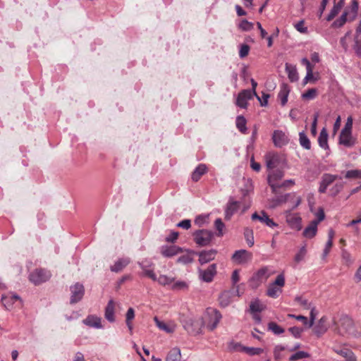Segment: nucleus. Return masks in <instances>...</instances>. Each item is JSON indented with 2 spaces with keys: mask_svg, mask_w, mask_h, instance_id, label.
Wrapping results in <instances>:
<instances>
[{
  "mask_svg": "<svg viewBox=\"0 0 361 361\" xmlns=\"http://www.w3.org/2000/svg\"><path fill=\"white\" fill-rule=\"evenodd\" d=\"M184 329L190 335H198L202 333V328L204 324L202 318L184 317L181 319Z\"/></svg>",
  "mask_w": 361,
  "mask_h": 361,
  "instance_id": "f257e3e1",
  "label": "nucleus"
},
{
  "mask_svg": "<svg viewBox=\"0 0 361 361\" xmlns=\"http://www.w3.org/2000/svg\"><path fill=\"white\" fill-rule=\"evenodd\" d=\"M214 233L207 229H199L192 233L194 242L199 247H206L211 244Z\"/></svg>",
  "mask_w": 361,
  "mask_h": 361,
  "instance_id": "f03ea898",
  "label": "nucleus"
},
{
  "mask_svg": "<svg viewBox=\"0 0 361 361\" xmlns=\"http://www.w3.org/2000/svg\"><path fill=\"white\" fill-rule=\"evenodd\" d=\"M268 277V269L266 267H262L253 274L249 280V286L252 289H255L258 288L263 281H266Z\"/></svg>",
  "mask_w": 361,
  "mask_h": 361,
  "instance_id": "7ed1b4c3",
  "label": "nucleus"
},
{
  "mask_svg": "<svg viewBox=\"0 0 361 361\" xmlns=\"http://www.w3.org/2000/svg\"><path fill=\"white\" fill-rule=\"evenodd\" d=\"M50 277V272L43 269H36L29 275L30 281L36 286L47 281Z\"/></svg>",
  "mask_w": 361,
  "mask_h": 361,
  "instance_id": "20e7f679",
  "label": "nucleus"
},
{
  "mask_svg": "<svg viewBox=\"0 0 361 361\" xmlns=\"http://www.w3.org/2000/svg\"><path fill=\"white\" fill-rule=\"evenodd\" d=\"M207 315L208 317V321L207 322V328L212 331L214 330L218 324L219 323L222 316L219 311L213 308L207 309Z\"/></svg>",
  "mask_w": 361,
  "mask_h": 361,
  "instance_id": "39448f33",
  "label": "nucleus"
},
{
  "mask_svg": "<svg viewBox=\"0 0 361 361\" xmlns=\"http://www.w3.org/2000/svg\"><path fill=\"white\" fill-rule=\"evenodd\" d=\"M71 298L70 303L71 305L80 302L85 295L84 286L80 283H75L70 286Z\"/></svg>",
  "mask_w": 361,
  "mask_h": 361,
  "instance_id": "423d86ee",
  "label": "nucleus"
},
{
  "mask_svg": "<svg viewBox=\"0 0 361 361\" xmlns=\"http://www.w3.org/2000/svg\"><path fill=\"white\" fill-rule=\"evenodd\" d=\"M194 255L199 257V262L202 265L214 260L217 254V250L215 249H211L209 250H202L199 252L189 251Z\"/></svg>",
  "mask_w": 361,
  "mask_h": 361,
  "instance_id": "0eeeda50",
  "label": "nucleus"
},
{
  "mask_svg": "<svg viewBox=\"0 0 361 361\" xmlns=\"http://www.w3.org/2000/svg\"><path fill=\"white\" fill-rule=\"evenodd\" d=\"M284 176L283 171L281 169L271 170L268 175L267 181L268 184L271 188L272 192H276V189L279 186L276 182L280 180Z\"/></svg>",
  "mask_w": 361,
  "mask_h": 361,
  "instance_id": "6e6552de",
  "label": "nucleus"
},
{
  "mask_svg": "<svg viewBox=\"0 0 361 361\" xmlns=\"http://www.w3.org/2000/svg\"><path fill=\"white\" fill-rule=\"evenodd\" d=\"M137 264L142 270V276H147L152 281H157V275L154 274L153 269V262L148 259H145L142 262H138Z\"/></svg>",
  "mask_w": 361,
  "mask_h": 361,
  "instance_id": "1a4fd4ad",
  "label": "nucleus"
},
{
  "mask_svg": "<svg viewBox=\"0 0 361 361\" xmlns=\"http://www.w3.org/2000/svg\"><path fill=\"white\" fill-rule=\"evenodd\" d=\"M198 273L201 281L210 283L216 274V264H212L206 269H198Z\"/></svg>",
  "mask_w": 361,
  "mask_h": 361,
  "instance_id": "9d476101",
  "label": "nucleus"
},
{
  "mask_svg": "<svg viewBox=\"0 0 361 361\" xmlns=\"http://www.w3.org/2000/svg\"><path fill=\"white\" fill-rule=\"evenodd\" d=\"M252 255L246 250H236L232 255L231 259L238 264H243L252 259Z\"/></svg>",
  "mask_w": 361,
  "mask_h": 361,
  "instance_id": "9b49d317",
  "label": "nucleus"
},
{
  "mask_svg": "<svg viewBox=\"0 0 361 361\" xmlns=\"http://www.w3.org/2000/svg\"><path fill=\"white\" fill-rule=\"evenodd\" d=\"M272 141L276 147H282L289 142V138L282 130H275L272 134Z\"/></svg>",
  "mask_w": 361,
  "mask_h": 361,
  "instance_id": "f8f14e48",
  "label": "nucleus"
},
{
  "mask_svg": "<svg viewBox=\"0 0 361 361\" xmlns=\"http://www.w3.org/2000/svg\"><path fill=\"white\" fill-rule=\"evenodd\" d=\"M251 219L252 221H259L269 228L277 226V224L273 221V219L269 217L264 211H261L260 214L257 212L253 213L251 216Z\"/></svg>",
  "mask_w": 361,
  "mask_h": 361,
  "instance_id": "ddd939ff",
  "label": "nucleus"
},
{
  "mask_svg": "<svg viewBox=\"0 0 361 361\" xmlns=\"http://www.w3.org/2000/svg\"><path fill=\"white\" fill-rule=\"evenodd\" d=\"M233 290H225L221 293L219 297V305L222 307H228L231 302V298L233 295ZM235 294L239 296L238 286L236 287L235 290Z\"/></svg>",
  "mask_w": 361,
  "mask_h": 361,
  "instance_id": "4468645a",
  "label": "nucleus"
},
{
  "mask_svg": "<svg viewBox=\"0 0 361 361\" xmlns=\"http://www.w3.org/2000/svg\"><path fill=\"white\" fill-rule=\"evenodd\" d=\"M183 249L177 245H163L160 252L164 257H172L183 252Z\"/></svg>",
  "mask_w": 361,
  "mask_h": 361,
  "instance_id": "2eb2a0df",
  "label": "nucleus"
},
{
  "mask_svg": "<svg viewBox=\"0 0 361 361\" xmlns=\"http://www.w3.org/2000/svg\"><path fill=\"white\" fill-rule=\"evenodd\" d=\"M266 166L268 170H273L280 163V156L275 152H269L265 155Z\"/></svg>",
  "mask_w": 361,
  "mask_h": 361,
  "instance_id": "dca6fc26",
  "label": "nucleus"
},
{
  "mask_svg": "<svg viewBox=\"0 0 361 361\" xmlns=\"http://www.w3.org/2000/svg\"><path fill=\"white\" fill-rule=\"evenodd\" d=\"M101 320L102 319L100 317L93 314H90L82 320V323L90 327H93L95 329H103Z\"/></svg>",
  "mask_w": 361,
  "mask_h": 361,
  "instance_id": "f3484780",
  "label": "nucleus"
},
{
  "mask_svg": "<svg viewBox=\"0 0 361 361\" xmlns=\"http://www.w3.org/2000/svg\"><path fill=\"white\" fill-rule=\"evenodd\" d=\"M239 202L230 199L225 208V219L230 220L238 211Z\"/></svg>",
  "mask_w": 361,
  "mask_h": 361,
  "instance_id": "a211bd4d",
  "label": "nucleus"
},
{
  "mask_svg": "<svg viewBox=\"0 0 361 361\" xmlns=\"http://www.w3.org/2000/svg\"><path fill=\"white\" fill-rule=\"evenodd\" d=\"M326 321L327 318L323 316L314 326L313 331L317 337H320L327 331L328 328L326 325Z\"/></svg>",
  "mask_w": 361,
  "mask_h": 361,
  "instance_id": "6ab92c4d",
  "label": "nucleus"
},
{
  "mask_svg": "<svg viewBox=\"0 0 361 361\" xmlns=\"http://www.w3.org/2000/svg\"><path fill=\"white\" fill-rule=\"evenodd\" d=\"M207 172V167L204 164H200L194 169L191 174V179L194 182H197L201 177Z\"/></svg>",
  "mask_w": 361,
  "mask_h": 361,
  "instance_id": "aec40b11",
  "label": "nucleus"
},
{
  "mask_svg": "<svg viewBox=\"0 0 361 361\" xmlns=\"http://www.w3.org/2000/svg\"><path fill=\"white\" fill-rule=\"evenodd\" d=\"M334 352L345 358L346 361H356L354 353L349 348H340L334 349Z\"/></svg>",
  "mask_w": 361,
  "mask_h": 361,
  "instance_id": "412c9836",
  "label": "nucleus"
},
{
  "mask_svg": "<svg viewBox=\"0 0 361 361\" xmlns=\"http://www.w3.org/2000/svg\"><path fill=\"white\" fill-rule=\"evenodd\" d=\"M339 144L346 147H351L355 145L351 133H341L339 135Z\"/></svg>",
  "mask_w": 361,
  "mask_h": 361,
  "instance_id": "4be33fe9",
  "label": "nucleus"
},
{
  "mask_svg": "<svg viewBox=\"0 0 361 361\" xmlns=\"http://www.w3.org/2000/svg\"><path fill=\"white\" fill-rule=\"evenodd\" d=\"M289 92V86L286 83H282L280 86V91L278 94V97L281 99V104L282 106H285L286 104Z\"/></svg>",
  "mask_w": 361,
  "mask_h": 361,
  "instance_id": "5701e85b",
  "label": "nucleus"
},
{
  "mask_svg": "<svg viewBox=\"0 0 361 361\" xmlns=\"http://www.w3.org/2000/svg\"><path fill=\"white\" fill-rule=\"evenodd\" d=\"M104 317L106 319L113 323L115 322V317H114V302L113 300H110L106 307H105V312H104Z\"/></svg>",
  "mask_w": 361,
  "mask_h": 361,
  "instance_id": "b1692460",
  "label": "nucleus"
},
{
  "mask_svg": "<svg viewBox=\"0 0 361 361\" xmlns=\"http://www.w3.org/2000/svg\"><path fill=\"white\" fill-rule=\"evenodd\" d=\"M130 259L128 257L119 258L113 266L110 267V269L113 272H119L123 268H125L129 263Z\"/></svg>",
  "mask_w": 361,
  "mask_h": 361,
  "instance_id": "393cba45",
  "label": "nucleus"
},
{
  "mask_svg": "<svg viewBox=\"0 0 361 361\" xmlns=\"http://www.w3.org/2000/svg\"><path fill=\"white\" fill-rule=\"evenodd\" d=\"M285 69L290 82H293L298 80V73L295 66L286 63L285 65Z\"/></svg>",
  "mask_w": 361,
  "mask_h": 361,
  "instance_id": "a878e982",
  "label": "nucleus"
},
{
  "mask_svg": "<svg viewBox=\"0 0 361 361\" xmlns=\"http://www.w3.org/2000/svg\"><path fill=\"white\" fill-rule=\"evenodd\" d=\"M318 224L316 221H312L308 226H307L303 231V236L307 238H312L314 237L317 232Z\"/></svg>",
  "mask_w": 361,
  "mask_h": 361,
  "instance_id": "bb28decb",
  "label": "nucleus"
},
{
  "mask_svg": "<svg viewBox=\"0 0 361 361\" xmlns=\"http://www.w3.org/2000/svg\"><path fill=\"white\" fill-rule=\"evenodd\" d=\"M328 133L325 128H323L318 137V144L319 147L324 149H329L328 145Z\"/></svg>",
  "mask_w": 361,
  "mask_h": 361,
  "instance_id": "cd10ccee",
  "label": "nucleus"
},
{
  "mask_svg": "<svg viewBox=\"0 0 361 361\" xmlns=\"http://www.w3.org/2000/svg\"><path fill=\"white\" fill-rule=\"evenodd\" d=\"M344 4V0H339V1L336 4H335L330 11L329 13L326 16V20L331 21L333 20L340 12L341 9L343 6Z\"/></svg>",
  "mask_w": 361,
  "mask_h": 361,
  "instance_id": "c85d7f7f",
  "label": "nucleus"
},
{
  "mask_svg": "<svg viewBox=\"0 0 361 361\" xmlns=\"http://www.w3.org/2000/svg\"><path fill=\"white\" fill-rule=\"evenodd\" d=\"M339 322L341 327H343L346 332H350L353 329V322L348 315H343L340 318Z\"/></svg>",
  "mask_w": 361,
  "mask_h": 361,
  "instance_id": "c756f323",
  "label": "nucleus"
},
{
  "mask_svg": "<svg viewBox=\"0 0 361 361\" xmlns=\"http://www.w3.org/2000/svg\"><path fill=\"white\" fill-rule=\"evenodd\" d=\"M166 361H181V353L178 348H172L168 353Z\"/></svg>",
  "mask_w": 361,
  "mask_h": 361,
  "instance_id": "7c9ffc66",
  "label": "nucleus"
},
{
  "mask_svg": "<svg viewBox=\"0 0 361 361\" xmlns=\"http://www.w3.org/2000/svg\"><path fill=\"white\" fill-rule=\"evenodd\" d=\"M247 121L245 118L242 116H238L235 119V125L238 130L242 133H247V126H246Z\"/></svg>",
  "mask_w": 361,
  "mask_h": 361,
  "instance_id": "2f4dec72",
  "label": "nucleus"
},
{
  "mask_svg": "<svg viewBox=\"0 0 361 361\" xmlns=\"http://www.w3.org/2000/svg\"><path fill=\"white\" fill-rule=\"evenodd\" d=\"M299 142L300 146L305 149H311V142L304 131L299 133Z\"/></svg>",
  "mask_w": 361,
  "mask_h": 361,
  "instance_id": "473e14b6",
  "label": "nucleus"
},
{
  "mask_svg": "<svg viewBox=\"0 0 361 361\" xmlns=\"http://www.w3.org/2000/svg\"><path fill=\"white\" fill-rule=\"evenodd\" d=\"M267 329L275 335H280L285 331V329L283 327L280 326L274 322H270L268 323Z\"/></svg>",
  "mask_w": 361,
  "mask_h": 361,
  "instance_id": "72a5a7b5",
  "label": "nucleus"
},
{
  "mask_svg": "<svg viewBox=\"0 0 361 361\" xmlns=\"http://www.w3.org/2000/svg\"><path fill=\"white\" fill-rule=\"evenodd\" d=\"M337 179H341V177L338 175L324 173L322 177L321 181L329 187Z\"/></svg>",
  "mask_w": 361,
  "mask_h": 361,
  "instance_id": "f704fd0d",
  "label": "nucleus"
},
{
  "mask_svg": "<svg viewBox=\"0 0 361 361\" xmlns=\"http://www.w3.org/2000/svg\"><path fill=\"white\" fill-rule=\"evenodd\" d=\"M244 237L249 247H252L255 240L252 229L250 228H245L244 230Z\"/></svg>",
  "mask_w": 361,
  "mask_h": 361,
  "instance_id": "c9c22d12",
  "label": "nucleus"
},
{
  "mask_svg": "<svg viewBox=\"0 0 361 361\" xmlns=\"http://www.w3.org/2000/svg\"><path fill=\"white\" fill-rule=\"evenodd\" d=\"M214 228L216 230V235L217 237H221L224 235L223 230L225 228V224L222 221L221 219L218 218L214 221Z\"/></svg>",
  "mask_w": 361,
  "mask_h": 361,
  "instance_id": "e433bc0d",
  "label": "nucleus"
},
{
  "mask_svg": "<svg viewBox=\"0 0 361 361\" xmlns=\"http://www.w3.org/2000/svg\"><path fill=\"white\" fill-rule=\"evenodd\" d=\"M279 292H281V289L277 288L274 284L270 283L267 290V295L272 298H276L279 296Z\"/></svg>",
  "mask_w": 361,
  "mask_h": 361,
  "instance_id": "4c0bfd02",
  "label": "nucleus"
},
{
  "mask_svg": "<svg viewBox=\"0 0 361 361\" xmlns=\"http://www.w3.org/2000/svg\"><path fill=\"white\" fill-rule=\"evenodd\" d=\"M154 320L159 329L166 333H172L173 331V328L168 326L165 322L160 321L157 317H154Z\"/></svg>",
  "mask_w": 361,
  "mask_h": 361,
  "instance_id": "58836bf2",
  "label": "nucleus"
},
{
  "mask_svg": "<svg viewBox=\"0 0 361 361\" xmlns=\"http://www.w3.org/2000/svg\"><path fill=\"white\" fill-rule=\"evenodd\" d=\"M263 349L260 348L247 347L242 348V352L247 353L249 355H257L263 353Z\"/></svg>",
  "mask_w": 361,
  "mask_h": 361,
  "instance_id": "ea45409f",
  "label": "nucleus"
},
{
  "mask_svg": "<svg viewBox=\"0 0 361 361\" xmlns=\"http://www.w3.org/2000/svg\"><path fill=\"white\" fill-rule=\"evenodd\" d=\"M310 357V355L305 351H298L293 354H292L290 357V361H296L304 358H308Z\"/></svg>",
  "mask_w": 361,
  "mask_h": 361,
  "instance_id": "a19ab883",
  "label": "nucleus"
},
{
  "mask_svg": "<svg viewBox=\"0 0 361 361\" xmlns=\"http://www.w3.org/2000/svg\"><path fill=\"white\" fill-rule=\"evenodd\" d=\"M348 13L347 12V11H345L343 14L341 16V17L336 20L333 23H332V27H341L342 26H343V25L346 23L347 21V16H348Z\"/></svg>",
  "mask_w": 361,
  "mask_h": 361,
  "instance_id": "79ce46f5",
  "label": "nucleus"
},
{
  "mask_svg": "<svg viewBox=\"0 0 361 361\" xmlns=\"http://www.w3.org/2000/svg\"><path fill=\"white\" fill-rule=\"evenodd\" d=\"M263 307L260 304L258 300L252 301L250 304V311L252 314H256L257 312H261L263 310Z\"/></svg>",
  "mask_w": 361,
  "mask_h": 361,
  "instance_id": "37998d69",
  "label": "nucleus"
},
{
  "mask_svg": "<svg viewBox=\"0 0 361 361\" xmlns=\"http://www.w3.org/2000/svg\"><path fill=\"white\" fill-rule=\"evenodd\" d=\"M317 94V90L316 88H310L307 92H304L302 94V98L303 99H314Z\"/></svg>",
  "mask_w": 361,
  "mask_h": 361,
  "instance_id": "c03bdc74",
  "label": "nucleus"
},
{
  "mask_svg": "<svg viewBox=\"0 0 361 361\" xmlns=\"http://www.w3.org/2000/svg\"><path fill=\"white\" fill-rule=\"evenodd\" d=\"M253 23L247 21L246 19H243L240 21L238 25V27L243 31H250L253 29Z\"/></svg>",
  "mask_w": 361,
  "mask_h": 361,
  "instance_id": "a18cd8bd",
  "label": "nucleus"
},
{
  "mask_svg": "<svg viewBox=\"0 0 361 361\" xmlns=\"http://www.w3.org/2000/svg\"><path fill=\"white\" fill-rule=\"evenodd\" d=\"M353 49L356 55L361 58V39H359L357 35H355L354 37Z\"/></svg>",
  "mask_w": 361,
  "mask_h": 361,
  "instance_id": "49530a36",
  "label": "nucleus"
},
{
  "mask_svg": "<svg viewBox=\"0 0 361 361\" xmlns=\"http://www.w3.org/2000/svg\"><path fill=\"white\" fill-rule=\"evenodd\" d=\"M161 285L166 286L171 284L173 281V278H170L166 275H160L158 278L157 277V281Z\"/></svg>",
  "mask_w": 361,
  "mask_h": 361,
  "instance_id": "de8ad7c7",
  "label": "nucleus"
},
{
  "mask_svg": "<svg viewBox=\"0 0 361 361\" xmlns=\"http://www.w3.org/2000/svg\"><path fill=\"white\" fill-rule=\"evenodd\" d=\"M346 178H361V170L354 169L346 171Z\"/></svg>",
  "mask_w": 361,
  "mask_h": 361,
  "instance_id": "09e8293b",
  "label": "nucleus"
},
{
  "mask_svg": "<svg viewBox=\"0 0 361 361\" xmlns=\"http://www.w3.org/2000/svg\"><path fill=\"white\" fill-rule=\"evenodd\" d=\"M304 329L298 326H293L288 329V331L293 335V336L295 338H300L301 337L302 333Z\"/></svg>",
  "mask_w": 361,
  "mask_h": 361,
  "instance_id": "8fccbe9b",
  "label": "nucleus"
},
{
  "mask_svg": "<svg viewBox=\"0 0 361 361\" xmlns=\"http://www.w3.org/2000/svg\"><path fill=\"white\" fill-rule=\"evenodd\" d=\"M1 302L7 310H10L13 307V305L14 303L12 299L8 298L7 295L1 296Z\"/></svg>",
  "mask_w": 361,
  "mask_h": 361,
  "instance_id": "3c124183",
  "label": "nucleus"
},
{
  "mask_svg": "<svg viewBox=\"0 0 361 361\" xmlns=\"http://www.w3.org/2000/svg\"><path fill=\"white\" fill-rule=\"evenodd\" d=\"M307 253V250L305 246H302L300 250L298 252V253L295 255L294 260L299 263L302 260L304 259L305 255Z\"/></svg>",
  "mask_w": 361,
  "mask_h": 361,
  "instance_id": "603ef678",
  "label": "nucleus"
},
{
  "mask_svg": "<svg viewBox=\"0 0 361 361\" xmlns=\"http://www.w3.org/2000/svg\"><path fill=\"white\" fill-rule=\"evenodd\" d=\"M350 13L353 14V16H351L350 18V21H353L357 15L358 11V3L356 0H353L352 1L351 7L350 8Z\"/></svg>",
  "mask_w": 361,
  "mask_h": 361,
  "instance_id": "864d4df0",
  "label": "nucleus"
},
{
  "mask_svg": "<svg viewBox=\"0 0 361 361\" xmlns=\"http://www.w3.org/2000/svg\"><path fill=\"white\" fill-rule=\"evenodd\" d=\"M310 310V320L309 321L307 320V327L308 328H310L314 325V321L316 319V315H317L315 307L311 306V308Z\"/></svg>",
  "mask_w": 361,
  "mask_h": 361,
  "instance_id": "5fc2aeb1",
  "label": "nucleus"
},
{
  "mask_svg": "<svg viewBox=\"0 0 361 361\" xmlns=\"http://www.w3.org/2000/svg\"><path fill=\"white\" fill-rule=\"evenodd\" d=\"M250 46L247 44H242L240 46L239 56L241 59L245 58L249 54Z\"/></svg>",
  "mask_w": 361,
  "mask_h": 361,
  "instance_id": "6e6d98bb",
  "label": "nucleus"
},
{
  "mask_svg": "<svg viewBox=\"0 0 361 361\" xmlns=\"http://www.w3.org/2000/svg\"><path fill=\"white\" fill-rule=\"evenodd\" d=\"M193 261V259L189 255H183L180 256L177 258L176 262L183 264H188L191 263Z\"/></svg>",
  "mask_w": 361,
  "mask_h": 361,
  "instance_id": "4d7b16f0",
  "label": "nucleus"
},
{
  "mask_svg": "<svg viewBox=\"0 0 361 361\" xmlns=\"http://www.w3.org/2000/svg\"><path fill=\"white\" fill-rule=\"evenodd\" d=\"M344 183L343 182L336 183L331 189V195L336 196L343 189Z\"/></svg>",
  "mask_w": 361,
  "mask_h": 361,
  "instance_id": "13d9d810",
  "label": "nucleus"
},
{
  "mask_svg": "<svg viewBox=\"0 0 361 361\" xmlns=\"http://www.w3.org/2000/svg\"><path fill=\"white\" fill-rule=\"evenodd\" d=\"M235 104L241 109H247L248 103L247 100L238 94Z\"/></svg>",
  "mask_w": 361,
  "mask_h": 361,
  "instance_id": "bf43d9fd",
  "label": "nucleus"
},
{
  "mask_svg": "<svg viewBox=\"0 0 361 361\" xmlns=\"http://www.w3.org/2000/svg\"><path fill=\"white\" fill-rule=\"evenodd\" d=\"M295 301L298 302L305 309L309 310L311 308V304L307 300L304 299L302 296H296Z\"/></svg>",
  "mask_w": 361,
  "mask_h": 361,
  "instance_id": "052dcab7",
  "label": "nucleus"
},
{
  "mask_svg": "<svg viewBox=\"0 0 361 361\" xmlns=\"http://www.w3.org/2000/svg\"><path fill=\"white\" fill-rule=\"evenodd\" d=\"M179 233L178 231H171L168 236L166 237L165 240L167 243H174L178 239Z\"/></svg>",
  "mask_w": 361,
  "mask_h": 361,
  "instance_id": "680f3d73",
  "label": "nucleus"
},
{
  "mask_svg": "<svg viewBox=\"0 0 361 361\" xmlns=\"http://www.w3.org/2000/svg\"><path fill=\"white\" fill-rule=\"evenodd\" d=\"M240 97L245 98L246 100H250L252 99V97L255 96L253 94V92L250 90H243L238 93Z\"/></svg>",
  "mask_w": 361,
  "mask_h": 361,
  "instance_id": "e2e57ef3",
  "label": "nucleus"
},
{
  "mask_svg": "<svg viewBox=\"0 0 361 361\" xmlns=\"http://www.w3.org/2000/svg\"><path fill=\"white\" fill-rule=\"evenodd\" d=\"M292 227L297 228L298 230L301 229V218L300 217H293L290 221Z\"/></svg>",
  "mask_w": 361,
  "mask_h": 361,
  "instance_id": "0e129e2a",
  "label": "nucleus"
},
{
  "mask_svg": "<svg viewBox=\"0 0 361 361\" xmlns=\"http://www.w3.org/2000/svg\"><path fill=\"white\" fill-rule=\"evenodd\" d=\"M317 80V78H314L313 76V70L310 69L309 71H307V74L305 78L303 79V85H306L308 82H315Z\"/></svg>",
  "mask_w": 361,
  "mask_h": 361,
  "instance_id": "69168bd1",
  "label": "nucleus"
},
{
  "mask_svg": "<svg viewBox=\"0 0 361 361\" xmlns=\"http://www.w3.org/2000/svg\"><path fill=\"white\" fill-rule=\"evenodd\" d=\"M341 255L343 260L346 264L350 265L353 263L351 255L347 250H343Z\"/></svg>",
  "mask_w": 361,
  "mask_h": 361,
  "instance_id": "338daca9",
  "label": "nucleus"
},
{
  "mask_svg": "<svg viewBox=\"0 0 361 361\" xmlns=\"http://www.w3.org/2000/svg\"><path fill=\"white\" fill-rule=\"evenodd\" d=\"M176 226L188 230L191 227V221L190 219H183L178 222Z\"/></svg>",
  "mask_w": 361,
  "mask_h": 361,
  "instance_id": "774afa93",
  "label": "nucleus"
}]
</instances>
